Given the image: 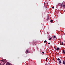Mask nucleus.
<instances>
[{
	"instance_id": "nucleus-1",
	"label": "nucleus",
	"mask_w": 65,
	"mask_h": 65,
	"mask_svg": "<svg viewBox=\"0 0 65 65\" xmlns=\"http://www.w3.org/2000/svg\"><path fill=\"white\" fill-rule=\"evenodd\" d=\"M58 5L59 6H61V7H63V6H62V4L61 3H59L58 4Z\"/></svg>"
},
{
	"instance_id": "nucleus-2",
	"label": "nucleus",
	"mask_w": 65,
	"mask_h": 65,
	"mask_svg": "<svg viewBox=\"0 0 65 65\" xmlns=\"http://www.w3.org/2000/svg\"><path fill=\"white\" fill-rule=\"evenodd\" d=\"M36 41L33 42H32L33 44H35V45H36V44H36Z\"/></svg>"
},
{
	"instance_id": "nucleus-3",
	"label": "nucleus",
	"mask_w": 65,
	"mask_h": 65,
	"mask_svg": "<svg viewBox=\"0 0 65 65\" xmlns=\"http://www.w3.org/2000/svg\"><path fill=\"white\" fill-rule=\"evenodd\" d=\"M59 63V64H61V63H62V62H61V61L60 60L58 62Z\"/></svg>"
},
{
	"instance_id": "nucleus-4",
	"label": "nucleus",
	"mask_w": 65,
	"mask_h": 65,
	"mask_svg": "<svg viewBox=\"0 0 65 65\" xmlns=\"http://www.w3.org/2000/svg\"><path fill=\"white\" fill-rule=\"evenodd\" d=\"M62 64H65V60L63 61Z\"/></svg>"
},
{
	"instance_id": "nucleus-5",
	"label": "nucleus",
	"mask_w": 65,
	"mask_h": 65,
	"mask_svg": "<svg viewBox=\"0 0 65 65\" xmlns=\"http://www.w3.org/2000/svg\"><path fill=\"white\" fill-rule=\"evenodd\" d=\"M27 53H29V51L28 50H26Z\"/></svg>"
},
{
	"instance_id": "nucleus-6",
	"label": "nucleus",
	"mask_w": 65,
	"mask_h": 65,
	"mask_svg": "<svg viewBox=\"0 0 65 65\" xmlns=\"http://www.w3.org/2000/svg\"><path fill=\"white\" fill-rule=\"evenodd\" d=\"M57 60L58 61H61V59H59V58H58L57 59Z\"/></svg>"
},
{
	"instance_id": "nucleus-7",
	"label": "nucleus",
	"mask_w": 65,
	"mask_h": 65,
	"mask_svg": "<svg viewBox=\"0 0 65 65\" xmlns=\"http://www.w3.org/2000/svg\"><path fill=\"white\" fill-rule=\"evenodd\" d=\"M46 42V43H47V41L45 40V41H44V43H45Z\"/></svg>"
},
{
	"instance_id": "nucleus-8",
	"label": "nucleus",
	"mask_w": 65,
	"mask_h": 65,
	"mask_svg": "<svg viewBox=\"0 0 65 65\" xmlns=\"http://www.w3.org/2000/svg\"><path fill=\"white\" fill-rule=\"evenodd\" d=\"M63 53H64V54H65V51H64V50H63Z\"/></svg>"
},
{
	"instance_id": "nucleus-9",
	"label": "nucleus",
	"mask_w": 65,
	"mask_h": 65,
	"mask_svg": "<svg viewBox=\"0 0 65 65\" xmlns=\"http://www.w3.org/2000/svg\"><path fill=\"white\" fill-rule=\"evenodd\" d=\"M53 38H55L56 37V36H54L53 37Z\"/></svg>"
},
{
	"instance_id": "nucleus-10",
	"label": "nucleus",
	"mask_w": 65,
	"mask_h": 65,
	"mask_svg": "<svg viewBox=\"0 0 65 65\" xmlns=\"http://www.w3.org/2000/svg\"><path fill=\"white\" fill-rule=\"evenodd\" d=\"M59 48L58 47V48H57L56 50H59Z\"/></svg>"
},
{
	"instance_id": "nucleus-11",
	"label": "nucleus",
	"mask_w": 65,
	"mask_h": 65,
	"mask_svg": "<svg viewBox=\"0 0 65 65\" xmlns=\"http://www.w3.org/2000/svg\"><path fill=\"white\" fill-rule=\"evenodd\" d=\"M51 39H52V38H50L49 39V40H51Z\"/></svg>"
},
{
	"instance_id": "nucleus-12",
	"label": "nucleus",
	"mask_w": 65,
	"mask_h": 65,
	"mask_svg": "<svg viewBox=\"0 0 65 65\" xmlns=\"http://www.w3.org/2000/svg\"><path fill=\"white\" fill-rule=\"evenodd\" d=\"M50 62H48V64H47V65H50Z\"/></svg>"
},
{
	"instance_id": "nucleus-13",
	"label": "nucleus",
	"mask_w": 65,
	"mask_h": 65,
	"mask_svg": "<svg viewBox=\"0 0 65 65\" xmlns=\"http://www.w3.org/2000/svg\"><path fill=\"white\" fill-rule=\"evenodd\" d=\"M53 20H51L50 21L51 22H53Z\"/></svg>"
},
{
	"instance_id": "nucleus-14",
	"label": "nucleus",
	"mask_w": 65,
	"mask_h": 65,
	"mask_svg": "<svg viewBox=\"0 0 65 65\" xmlns=\"http://www.w3.org/2000/svg\"><path fill=\"white\" fill-rule=\"evenodd\" d=\"M47 58H46V61H47Z\"/></svg>"
},
{
	"instance_id": "nucleus-15",
	"label": "nucleus",
	"mask_w": 65,
	"mask_h": 65,
	"mask_svg": "<svg viewBox=\"0 0 65 65\" xmlns=\"http://www.w3.org/2000/svg\"><path fill=\"white\" fill-rule=\"evenodd\" d=\"M62 45H64V44H63V42L62 43Z\"/></svg>"
},
{
	"instance_id": "nucleus-16",
	"label": "nucleus",
	"mask_w": 65,
	"mask_h": 65,
	"mask_svg": "<svg viewBox=\"0 0 65 65\" xmlns=\"http://www.w3.org/2000/svg\"><path fill=\"white\" fill-rule=\"evenodd\" d=\"M48 44H50V42L48 43Z\"/></svg>"
},
{
	"instance_id": "nucleus-17",
	"label": "nucleus",
	"mask_w": 65,
	"mask_h": 65,
	"mask_svg": "<svg viewBox=\"0 0 65 65\" xmlns=\"http://www.w3.org/2000/svg\"><path fill=\"white\" fill-rule=\"evenodd\" d=\"M42 54H44V52H42Z\"/></svg>"
},
{
	"instance_id": "nucleus-18",
	"label": "nucleus",
	"mask_w": 65,
	"mask_h": 65,
	"mask_svg": "<svg viewBox=\"0 0 65 65\" xmlns=\"http://www.w3.org/2000/svg\"><path fill=\"white\" fill-rule=\"evenodd\" d=\"M52 8H53V9H54V7H52Z\"/></svg>"
},
{
	"instance_id": "nucleus-19",
	"label": "nucleus",
	"mask_w": 65,
	"mask_h": 65,
	"mask_svg": "<svg viewBox=\"0 0 65 65\" xmlns=\"http://www.w3.org/2000/svg\"><path fill=\"white\" fill-rule=\"evenodd\" d=\"M54 48H55V49H56V47H54Z\"/></svg>"
},
{
	"instance_id": "nucleus-20",
	"label": "nucleus",
	"mask_w": 65,
	"mask_h": 65,
	"mask_svg": "<svg viewBox=\"0 0 65 65\" xmlns=\"http://www.w3.org/2000/svg\"><path fill=\"white\" fill-rule=\"evenodd\" d=\"M2 61V62H4V61L3 60H1Z\"/></svg>"
},
{
	"instance_id": "nucleus-21",
	"label": "nucleus",
	"mask_w": 65,
	"mask_h": 65,
	"mask_svg": "<svg viewBox=\"0 0 65 65\" xmlns=\"http://www.w3.org/2000/svg\"><path fill=\"white\" fill-rule=\"evenodd\" d=\"M18 59H19V57H18Z\"/></svg>"
},
{
	"instance_id": "nucleus-22",
	"label": "nucleus",
	"mask_w": 65,
	"mask_h": 65,
	"mask_svg": "<svg viewBox=\"0 0 65 65\" xmlns=\"http://www.w3.org/2000/svg\"><path fill=\"white\" fill-rule=\"evenodd\" d=\"M46 63V64H47V62Z\"/></svg>"
},
{
	"instance_id": "nucleus-23",
	"label": "nucleus",
	"mask_w": 65,
	"mask_h": 65,
	"mask_svg": "<svg viewBox=\"0 0 65 65\" xmlns=\"http://www.w3.org/2000/svg\"><path fill=\"white\" fill-rule=\"evenodd\" d=\"M45 65H46V64H45Z\"/></svg>"
},
{
	"instance_id": "nucleus-24",
	"label": "nucleus",
	"mask_w": 65,
	"mask_h": 65,
	"mask_svg": "<svg viewBox=\"0 0 65 65\" xmlns=\"http://www.w3.org/2000/svg\"><path fill=\"white\" fill-rule=\"evenodd\" d=\"M64 42H65V41H64Z\"/></svg>"
}]
</instances>
